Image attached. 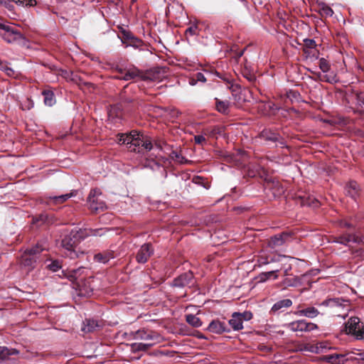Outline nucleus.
Instances as JSON below:
<instances>
[{
    "label": "nucleus",
    "mask_w": 364,
    "mask_h": 364,
    "mask_svg": "<svg viewBox=\"0 0 364 364\" xmlns=\"http://www.w3.org/2000/svg\"><path fill=\"white\" fill-rule=\"evenodd\" d=\"M228 323L234 331H240L243 328L242 322L241 318L239 317L238 312H234L232 314Z\"/></svg>",
    "instance_id": "obj_19"
},
{
    "label": "nucleus",
    "mask_w": 364,
    "mask_h": 364,
    "mask_svg": "<svg viewBox=\"0 0 364 364\" xmlns=\"http://www.w3.org/2000/svg\"><path fill=\"white\" fill-rule=\"evenodd\" d=\"M139 75H140V73H139V70H137L136 68L130 69L124 73V76L122 77V79L124 80L128 81V80H134V79L139 77Z\"/></svg>",
    "instance_id": "obj_33"
},
{
    "label": "nucleus",
    "mask_w": 364,
    "mask_h": 364,
    "mask_svg": "<svg viewBox=\"0 0 364 364\" xmlns=\"http://www.w3.org/2000/svg\"><path fill=\"white\" fill-rule=\"evenodd\" d=\"M18 350L15 348L0 346V364L2 361L8 359L10 355H18Z\"/></svg>",
    "instance_id": "obj_21"
},
{
    "label": "nucleus",
    "mask_w": 364,
    "mask_h": 364,
    "mask_svg": "<svg viewBox=\"0 0 364 364\" xmlns=\"http://www.w3.org/2000/svg\"><path fill=\"white\" fill-rule=\"evenodd\" d=\"M289 257L283 255L269 254V264L270 263H279L283 259H287Z\"/></svg>",
    "instance_id": "obj_37"
},
{
    "label": "nucleus",
    "mask_w": 364,
    "mask_h": 364,
    "mask_svg": "<svg viewBox=\"0 0 364 364\" xmlns=\"http://www.w3.org/2000/svg\"><path fill=\"white\" fill-rule=\"evenodd\" d=\"M223 127L220 126H214L205 129V134L210 137H215L216 135H221L223 133Z\"/></svg>",
    "instance_id": "obj_32"
},
{
    "label": "nucleus",
    "mask_w": 364,
    "mask_h": 364,
    "mask_svg": "<svg viewBox=\"0 0 364 364\" xmlns=\"http://www.w3.org/2000/svg\"><path fill=\"white\" fill-rule=\"evenodd\" d=\"M355 255L356 257L360 258L361 259L364 260V250L363 249H359L357 250L355 252Z\"/></svg>",
    "instance_id": "obj_52"
},
{
    "label": "nucleus",
    "mask_w": 364,
    "mask_h": 364,
    "mask_svg": "<svg viewBox=\"0 0 364 364\" xmlns=\"http://www.w3.org/2000/svg\"><path fill=\"white\" fill-rule=\"evenodd\" d=\"M346 331L348 333L354 335L357 339L364 337V326L358 317H351L348 320Z\"/></svg>",
    "instance_id": "obj_6"
},
{
    "label": "nucleus",
    "mask_w": 364,
    "mask_h": 364,
    "mask_svg": "<svg viewBox=\"0 0 364 364\" xmlns=\"http://www.w3.org/2000/svg\"><path fill=\"white\" fill-rule=\"evenodd\" d=\"M260 137L263 140L269 142V144H274L276 147H287V144L284 139L278 133L270 129H264L260 134Z\"/></svg>",
    "instance_id": "obj_8"
},
{
    "label": "nucleus",
    "mask_w": 364,
    "mask_h": 364,
    "mask_svg": "<svg viewBox=\"0 0 364 364\" xmlns=\"http://www.w3.org/2000/svg\"><path fill=\"white\" fill-rule=\"evenodd\" d=\"M196 77L193 76L188 80V83L191 86H194L197 84L198 81L196 80Z\"/></svg>",
    "instance_id": "obj_55"
},
{
    "label": "nucleus",
    "mask_w": 364,
    "mask_h": 364,
    "mask_svg": "<svg viewBox=\"0 0 364 364\" xmlns=\"http://www.w3.org/2000/svg\"><path fill=\"white\" fill-rule=\"evenodd\" d=\"M305 204L312 206L313 208H318L320 205V203L318 200L314 199L311 202H306Z\"/></svg>",
    "instance_id": "obj_49"
},
{
    "label": "nucleus",
    "mask_w": 364,
    "mask_h": 364,
    "mask_svg": "<svg viewBox=\"0 0 364 364\" xmlns=\"http://www.w3.org/2000/svg\"><path fill=\"white\" fill-rule=\"evenodd\" d=\"M321 80L325 82L334 84L338 82L337 75L333 71H329L327 73H324L323 75H319Z\"/></svg>",
    "instance_id": "obj_29"
},
{
    "label": "nucleus",
    "mask_w": 364,
    "mask_h": 364,
    "mask_svg": "<svg viewBox=\"0 0 364 364\" xmlns=\"http://www.w3.org/2000/svg\"><path fill=\"white\" fill-rule=\"evenodd\" d=\"M254 78H255V77H254L253 76H252V77H250V78H248V79H249V80H254Z\"/></svg>",
    "instance_id": "obj_59"
},
{
    "label": "nucleus",
    "mask_w": 364,
    "mask_h": 364,
    "mask_svg": "<svg viewBox=\"0 0 364 364\" xmlns=\"http://www.w3.org/2000/svg\"><path fill=\"white\" fill-rule=\"evenodd\" d=\"M46 220H47V216H46V215H41L39 216V218H37L36 221H34V223H37V222H38V221H41V222H42V223H46Z\"/></svg>",
    "instance_id": "obj_54"
},
{
    "label": "nucleus",
    "mask_w": 364,
    "mask_h": 364,
    "mask_svg": "<svg viewBox=\"0 0 364 364\" xmlns=\"http://www.w3.org/2000/svg\"><path fill=\"white\" fill-rule=\"evenodd\" d=\"M249 176H255V174H252L251 173H249Z\"/></svg>",
    "instance_id": "obj_60"
},
{
    "label": "nucleus",
    "mask_w": 364,
    "mask_h": 364,
    "mask_svg": "<svg viewBox=\"0 0 364 364\" xmlns=\"http://www.w3.org/2000/svg\"><path fill=\"white\" fill-rule=\"evenodd\" d=\"M198 27L196 24L191 25L185 31V35L187 38L189 36H194L198 34Z\"/></svg>",
    "instance_id": "obj_39"
},
{
    "label": "nucleus",
    "mask_w": 364,
    "mask_h": 364,
    "mask_svg": "<svg viewBox=\"0 0 364 364\" xmlns=\"http://www.w3.org/2000/svg\"><path fill=\"white\" fill-rule=\"evenodd\" d=\"M154 166H156L159 170H160V171H161V172L162 173V174H163V176H164V178H166V177H167V172H166V169H165L163 166H160V165H159V164H157V163H155V164H154Z\"/></svg>",
    "instance_id": "obj_51"
},
{
    "label": "nucleus",
    "mask_w": 364,
    "mask_h": 364,
    "mask_svg": "<svg viewBox=\"0 0 364 364\" xmlns=\"http://www.w3.org/2000/svg\"><path fill=\"white\" fill-rule=\"evenodd\" d=\"M318 66L323 73H327L331 70V65L328 61L323 58L319 59Z\"/></svg>",
    "instance_id": "obj_38"
},
{
    "label": "nucleus",
    "mask_w": 364,
    "mask_h": 364,
    "mask_svg": "<svg viewBox=\"0 0 364 364\" xmlns=\"http://www.w3.org/2000/svg\"><path fill=\"white\" fill-rule=\"evenodd\" d=\"M133 336L135 340L144 341H155L159 338L157 333L145 328H141L135 331Z\"/></svg>",
    "instance_id": "obj_11"
},
{
    "label": "nucleus",
    "mask_w": 364,
    "mask_h": 364,
    "mask_svg": "<svg viewBox=\"0 0 364 364\" xmlns=\"http://www.w3.org/2000/svg\"><path fill=\"white\" fill-rule=\"evenodd\" d=\"M119 144H125L130 151L144 154L149 151L152 147L150 139L135 130L129 134H120L117 135Z\"/></svg>",
    "instance_id": "obj_2"
},
{
    "label": "nucleus",
    "mask_w": 364,
    "mask_h": 364,
    "mask_svg": "<svg viewBox=\"0 0 364 364\" xmlns=\"http://www.w3.org/2000/svg\"><path fill=\"white\" fill-rule=\"evenodd\" d=\"M325 13L326 15L332 16L333 14V11L331 8L328 7L325 9Z\"/></svg>",
    "instance_id": "obj_57"
},
{
    "label": "nucleus",
    "mask_w": 364,
    "mask_h": 364,
    "mask_svg": "<svg viewBox=\"0 0 364 364\" xmlns=\"http://www.w3.org/2000/svg\"><path fill=\"white\" fill-rule=\"evenodd\" d=\"M85 272V268L82 267H80L77 269H72L68 270V272L65 273V277L72 282H74L78 279V277L82 275Z\"/></svg>",
    "instance_id": "obj_24"
},
{
    "label": "nucleus",
    "mask_w": 364,
    "mask_h": 364,
    "mask_svg": "<svg viewBox=\"0 0 364 364\" xmlns=\"http://www.w3.org/2000/svg\"><path fill=\"white\" fill-rule=\"evenodd\" d=\"M87 203L89 209L93 213L102 211L107 208L102 192L97 188L91 190L87 197Z\"/></svg>",
    "instance_id": "obj_5"
},
{
    "label": "nucleus",
    "mask_w": 364,
    "mask_h": 364,
    "mask_svg": "<svg viewBox=\"0 0 364 364\" xmlns=\"http://www.w3.org/2000/svg\"><path fill=\"white\" fill-rule=\"evenodd\" d=\"M299 351L301 352H310L314 353H319L320 348L317 345H312L310 343L301 344L299 346Z\"/></svg>",
    "instance_id": "obj_28"
},
{
    "label": "nucleus",
    "mask_w": 364,
    "mask_h": 364,
    "mask_svg": "<svg viewBox=\"0 0 364 364\" xmlns=\"http://www.w3.org/2000/svg\"><path fill=\"white\" fill-rule=\"evenodd\" d=\"M47 247L43 242H38L35 246L27 249L21 255V264L28 267L29 270L33 269L36 267V264L38 259V255L43 250H46Z\"/></svg>",
    "instance_id": "obj_4"
},
{
    "label": "nucleus",
    "mask_w": 364,
    "mask_h": 364,
    "mask_svg": "<svg viewBox=\"0 0 364 364\" xmlns=\"http://www.w3.org/2000/svg\"><path fill=\"white\" fill-rule=\"evenodd\" d=\"M265 109H269L271 111H275L278 109V107H275V105L272 102H268L265 104L264 105Z\"/></svg>",
    "instance_id": "obj_50"
},
{
    "label": "nucleus",
    "mask_w": 364,
    "mask_h": 364,
    "mask_svg": "<svg viewBox=\"0 0 364 364\" xmlns=\"http://www.w3.org/2000/svg\"><path fill=\"white\" fill-rule=\"evenodd\" d=\"M334 242L345 246H350V242L355 243V234H343L335 237Z\"/></svg>",
    "instance_id": "obj_17"
},
{
    "label": "nucleus",
    "mask_w": 364,
    "mask_h": 364,
    "mask_svg": "<svg viewBox=\"0 0 364 364\" xmlns=\"http://www.w3.org/2000/svg\"><path fill=\"white\" fill-rule=\"evenodd\" d=\"M349 353L347 354H338L333 353L331 355H326L323 356L322 360L331 363V364H345L347 361H350L348 359Z\"/></svg>",
    "instance_id": "obj_12"
},
{
    "label": "nucleus",
    "mask_w": 364,
    "mask_h": 364,
    "mask_svg": "<svg viewBox=\"0 0 364 364\" xmlns=\"http://www.w3.org/2000/svg\"><path fill=\"white\" fill-rule=\"evenodd\" d=\"M44 97V103L48 106H53L55 103L54 93L50 90H44L42 92Z\"/></svg>",
    "instance_id": "obj_31"
},
{
    "label": "nucleus",
    "mask_w": 364,
    "mask_h": 364,
    "mask_svg": "<svg viewBox=\"0 0 364 364\" xmlns=\"http://www.w3.org/2000/svg\"><path fill=\"white\" fill-rule=\"evenodd\" d=\"M186 322L193 327L198 328L202 326V321L200 319L194 314L186 315Z\"/></svg>",
    "instance_id": "obj_30"
},
{
    "label": "nucleus",
    "mask_w": 364,
    "mask_h": 364,
    "mask_svg": "<svg viewBox=\"0 0 364 364\" xmlns=\"http://www.w3.org/2000/svg\"><path fill=\"white\" fill-rule=\"evenodd\" d=\"M304 46L306 48H314L316 46V41L311 38H304L303 40Z\"/></svg>",
    "instance_id": "obj_42"
},
{
    "label": "nucleus",
    "mask_w": 364,
    "mask_h": 364,
    "mask_svg": "<svg viewBox=\"0 0 364 364\" xmlns=\"http://www.w3.org/2000/svg\"><path fill=\"white\" fill-rule=\"evenodd\" d=\"M348 359L350 361H355L358 363H364V350L359 353H350Z\"/></svg>",
    "instance_id": "obj_34"
},
{
    "label": "nucleus",
    "mask_w": 364,
    "mask_h": 364,
    "mask_svg": "<svg viewBox=\"0 0 364 364\" xmlns=\"http://www.w3.org/2000/svg\"><path fill=\"white\" fill-rule=\"evenodd\" d=\"M112 258V256L110 253L104 252V253H98L95 255V260L97 262L105 264L109 261V259Z\"/></svg>",
    "instance_id": "obj_35"
},
{
    "label": "nucleus",
    "mask_w": 364,
    "mask_h": 364,
    "mask_svg": "<svg viewBox=\"0 0 364 364\" xmlns=\"http://www.w3.org/2000/svg\"><path fill=\"white\" fill-rule=\"evenodd\" d=\"M194 284L195 279L193 274L191 271L181 274L173 281V286L179 288H191Z\"/></svg>",
    "instance_id": "obj_9"
},
{
    "label": "nucleus",
    "mask_w": 364,
    "mask_h": 364,
    "mask_svg": "<svg viewBox=\"0 0 364 364\" xmlns=\"http://www.w3.org/2000/svg\"><path fill=\"white\" fill-rule=\"evenodd\" d=\"M165 144V142L164 141H155V145L159 149H163V145Z\"/></svg>",
    "instance_id": "obj_56"
},
{
    "label": "nucleus",
    "mask_w": 364,
    "mask_h": 364,
    "mask_svg": "<svg viewBox=\"0 0 364 364\" xmlns=\"http://www.w3.org/2000/svg\"><path fill=\"white\" fill-rule=\"evenodd\" d=\"M99 327L100 325L97 321L94 319H85V321L83 322L82 331L85 333H90L95 331Z\"/></svg>",
    "instance_id": "obj_22"
},
{
    "label": "nucleus",
    "mask_w": 364,
    "mask_h": 364,
    "mask_svg": "<svg viewBox=\"0 0 364 364\" xmlns=\"http://www.w3.org/2000/svg\"><path fill=\"white\" fill-rule=\"evenodd\" d=\"M318 310L314 306H308L296 312L299 316H305L309 318H314L319 314Z\"/></svg>",
    "instance_id": "obj_16"
},
{
    "label": "nucleus",
    "mask_w": 364,
    "mask_h": 364,
    "mask_svg": "<svg viewBox=\"0 0 364 364\" xmlns=\"http://www.w3.org/2000/svg\"><path fill=\"white\" fill-rule=\"evenodd\" d=\"M75 194H76V191H73L72 192H70L69 193L63 194V195L58 196H50L49 198L51 200H53V202L55 204H60V203H62L65 202V200H67L70 198L75 196Z\"/></svg>",
    "instance_id": "obj_27"
},
{
    "label": "nucleus",
    "mask_w": 364,
    "mask_h": 364,
    "mask_svg": "<svg viewBox=\"0 0 364 364\" xmlns=\"http://www.w3.org/2000/svg\"><path fill=\"white\" fill-rule=\"evenodd\" d=\"M287 328L293 332H310L318 328V326L306 320H297L287 324Z\"/></svg>",
    "instance_id": "obj_7"
},
{
    "label": "nucleus",
    "mask_w": 364,
    "mask_h": 364,
    "mask_svg": "<svg viewBox=\"0 0 364 364\" xmlns=\"http://www.w3.org/2000/svg\"><path fill=\"white\" fill-rule=\"evenodd\" d=\"M0 70L4 72L9 77H16L18 75V71L11 68L7 62H0Z\"/></svg>",
    "instance_id": "obj_26"
},
{
    "label": "nucleus",
    "mask_w": 364,
    "mask_h": 364,
    "mask_svg": "<svg viewBox=\"0 0 364 364\" xmlns=\"http://www.w3.org/2000/svg\"><path fill=\"white\" fill-rule=\"evenodd\" d=\"M205 73H206L207 74H210V73L207 70H205Z\"/></svg>",
    "instance_id": "obj_61"
},
{
    "label": "nucleus",
    "mask_w": 364,
    "mask_h": 364,
    "mask_svg": "<svg viewBox=\"0 0 364 364\" xmlns=\"http://www.w3.org/2000/svg\"><path fill=\"white\" fill-rule=\"evenodd\" d=\"M154 254V248L151 243H145L141 246L137 252L136 259L137 262L144 264Z\"/></svg>",
    "instance_id": "obj_10"
},
{
    "label": "nucleus",
    "mask_w": 364,
    "mask_h": 364,
    "mask_svg": "<svg viewBox=\"0 0 364 364\" xmlns=\"http://www.w3.org/2000/svg\"><path fill=\"white\" fill-rule=\"evenodd\" d=\"M207 329L213 333L221 334L224 332H230V329L225 323L218 319L213 320L208 325Z\"/></svg>",
    "instance_id": "obj_13"
},
{
    "label": "nucleus",
    "mask_w": 364,
    "mask_h": 364,
    "mask_svg": "<svg viewBox=\"0 0 364 364\" xmlns=\"http://www.w3.org/2000/svg\"><path fill=\"white\" fill-rule=\"evenodd\" d=\"M48 267L52 272H57L61 268V264L58 260H53L48 265Z\"/></svg>",
    "instance_id": "obj_41"
},
{
    "label": "nucleus",
    "mask_w": 364,
    "mask_h": 364,
    "mask_svg": "<svg viewBox=\"0 0 364 364\" xmlns=\"http://www.w3.org/2000/svg\"><path fill=\"white\" fill-rule=\"evenodd\" d=\"M153 345V343H134V346L136 347V349L139 350H148L151 346Z\"/></svg>",
    "instance_id": "obj_44"
},
{
    "label": "nucleus",
    "mask_w": 364,
    "mask_h": 364,
    "mask_svg": "<svg viewBox=\"0 0 364 364\" xmlns=\"http://www.w3.org/2000/svg\"><path fill=\"white\" fill-rule=\"evenodd\" d=\"M238 315L242 323L244 321H250L252 318V314L249 311H244L243 313L238 312Z\"/></svg>",
    "instance_id": "obj_43"
},
{
    "label": "nucleus",
    "mask_w": 364,
    "mask_h": 364,
    "mask_svg": "<svg viewBox=\"0 0 364 364\" xmlns=\"http://www.w3.org/2000/svg\"><path fill=\"white\" fill-rule=\"evenodd\" d=\"M282 267H283L282 264H281L277 269H276L274 270L262 272V273L259 274V282H265L267 280H269L272 276H273V279H277L278 278V275L277 274V272H278L280 269H282Z\"/></svg>",
    "instance_id": "obj_23"
},
{
    "label": "nucleus",
    "mask_w": 364,
    "mask_h": 364,
    "mask_svg": "<svg viewBox=\"0 0 364 364\" xmlns=\"http://www.w3.org/2000/svg\"><path fill=\"white\" fill-rule=\"evenodd\" d=\"M292 305V301L289 299H284L277 301L272 307V313H278L283 311L285 309Z\"/></svg>",
    "instance_id": "obj_15"
},
{
    "label": "nucleus",
    "mask_w": 364,
    "mask_h": 364,
    "mask_svg": "<svg viewBox=\"0 0 364 364\" xmlns=\"http://www.w3.org/2000/svg\"><path fill=\"white\" fill-rule=\"evenodd\" d=\"M269 254L261 253L258 256L257 262L259 266L269 264Z\"/></svg>",
    "instance_id": "obj_40"
},
{
    "label": "nucleus",
    "mask_w": 364,
    "mask_h": 364,
    "mask_svg": "<svg viewBox=\"0 0 364 364\" xmlns=\"http://www.w3.org/2000/svg\"><path fill=\"white\" fill-rule=\"evenodd\" d=\"M171 159L174 161L175 162L179 163V164H186L188 162L187 159H186L181 154L178 153L177 151H173L170 154Z\"/></svg>",
    "instance_id": "obj_36"
},
{
    "label": "nucleus",
    "mask_w": 364,
    "mask_h": 364,
    "mask_svg": "<svg viewBox=\"0 0 364 364\" xmlns=\"http://www.w3.org/2000/svg\"><path fill=\"white\" fill-rule=\"evenodd\" d=\"M195 142L198 144H203L205 141V139L203 135H196L194 136Z\"/></svg>",
    "instance_id": "obj_47"
},
{
    "label": "nucleus",
    "mask_w": 364,
    "mask_h": 364,
    "mask_svg": "<svg viewBox=\"0 0 364 364\" xmlns=\"http://www.w3.org/2000/svg\"><path fill=\"white\" fill-rule=\"evenodd\" d=\"M194 77H196V80L198 81V82H200L204 83L206 82V77L203 73L198 72L194 75Z\"/></svg>",
    "instance_id": "obj_45"
},
{
    "label": "nucleus",
    "mask_w": 364,
    "mask_h": 364,
    "mask_svg": "<svg viewBox=\"0 0 364 364\" xmlns=\"http://www.w3.org/2000/svg\"><path fill=\"white\" fill-rule=\"evenodd\" d=\"M0 36L9 43H21L24 41L19 28L9 22H0Z\"/></svg>",
    "instance_id": "obj_3"
},
{
    "label": "nucleus",
    "mask_w": 364,
    "mask_h": 364,
    "mask_svg": "<svg viewBox=\"0 0 364 364\" xmlns=\"http://www.w3.org/2000/svg\"><path fill=\"white\" fill-rule=\"evenodd\" d=\"M104 229L90 230L89 232H84L82 230H72L70 233L65 235L61 241L62 254L65 257L74 259L84 255V252L77 250V244L86 236H102L105 234Z\"/></svg>",
    "instance_id": "obj_1"
},
{
    "label": "nucleus",
    "mask_w": 364,
    "mask_h": 364,
    "mask_svg": "<svg viewBox=\"0 0 364 364\" xmlns=\"http://www.w3.org/2000/svg\"><path fill=\"white\" fill-rule=\"evenodd\" d=\"M348 301L341 298H332L323 301L320 305L331 308L345 307L348 305Z\"/></svg>",
    "instance_id": "obj_14"
},
{
    "label": "nucleus",
    "mask_w": 364,
    "mask_h": 364,
    "mask_svg": "<svg viewBox=\"0 0 364 364\" xmlns=\"http://www.w3.org/2000/svg\"><path fill=\"white\" fill-rule=\"evenodd\" d=\"M215 101L216 109L223 114H228L230 109V102L227 100L223 101L217 98H215Z\"/></svg>",
    "instance_id": "obj_25"
},
{
    "label": "nucleus",
    "mask_w": 364,
    "mask_h": 364,
    "mask_svg": "<svg viewBox=\"0 0 364 364\" xmlns=\"http://www.w3.org/2000/svg\"><path fill=\"white\" fill-rule=\"evenodd\" d=\"M340 226L346 228H353L354 225L352 223L347 221L346 220H341L340 221Z\"/></svg>",
    "instance_id": "obj_46"
},
{
    "label": "nucleus",
    "mask_w": 364,
    "mask_h": 364,
    "mask_svg": "<svg viewBox=\"0 0 364 364\" xmlns=\"http://www.w3.org/2000/svg\"><path fill=\"white\" fill-rule=\"evenodd\" d=\"M289 269L284 270V275H288Z\"/></svg>",
    "instance_id": "obj_58"
},
{
    "label": "nucleus",
    "mask_w": 364,
    "mask_h": 364,
    "mask_svg": "<svg viewBox=\"0 0 364 364\" xmlns=\"http://www.w3.org/2000/svg\"><path fill=\"white\" fill-rule=\"evenodd\" d=\"M355 243L364 245V235L360 236L355 234Z\"/></svg>",
    "instance_id": "obj_48"
},
{
    "label": "nucleus",
    "mask_w": 364,
    "mask_h": 364,
    "mask_svg": "<svg viewBox=\"0 0 364 364\" xmlns=\"http://www.w3.org/2000/svg\"><path fill=\"white\" fill-rule=\"evenodd\" d=\"M288 235L286 233H282L281 235H274L271 238L269 242V246L271 248H275L277 247L282 246L286 241Z\"/></svg>",
    "instance_id": "obj_18"
},
{
    "label": "nucleus",
    "mask_w": 364,
    "mask_h": 364,
    "mask_svg": "<svg viewBox=\"0 0 364 364\" xmlns=\"http://www.w3.org/2000/svg\"><path fill=\"white\" fill-rule=\"evenodd\" d=\"M346 193L353 198H355L359 193V186L355 181L349 182L346 186Z\"/></svg>",
    "instance_id": "obj_20"
},
{
    "label": "nucleus",
    "mask_w": 364,
    "mask_h": 364,
    "mask_svg": "<svg viewBox=\"0 0 364 364\" xmlns=\"http://www.w3.org/2000/svg\"><path fill=\"white\" fill-rule=\"evenodd\" d=\"M357 99L360 105H364V92L358 94Z\"/></svg>",
    "instance_id": "obj_53"
}]
</instances>
